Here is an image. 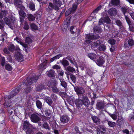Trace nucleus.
Instances as JSON below:
<instances>
[{"label":"nucleus","instance_id":"47","mask_svg":"<svg viewBox=\"0 0 134 134\" xmlns=\"http://www.w3.org/2000/svg\"><path fill=\"white\" fill-rule=\"evenodd\" d=\"M0 62L2 66H3L5 62V59L4 57H2L0 59Z\"/></svg>","mask_w":134,"mask_h":134},{"label":"nucleus","instance_id":"52","mask_svg":"<svg viewBox=\"0 0 134 134\" xmlns=\"http://www.w3.org/2000/svg\"><path fill=\"white\" fill-rule=\"evenodd\" d=\"M23 28L26 30H28L29 28V25L26 22H25L24 24Z\"/></svg>","mask_w":134,"mask_h":134},{"label":"nucleus","instance_id":"54","mask_svg":"<svg viewBox=\"0 0 134 134\" xmlns=\"http://www.w3.org/2000/svg\"><path fill=\"white\" fill-rule=\"evenodd\" d=\"M20 91H22V90H21L20 87H18L12 91V92H19Z\"/></svg>","mask_w":134,"mask_h":134},{"label":"nucleus","instance_id":"14","mask_svg":"<svg viewBox=\"0 0 134 134\" xmlns=\"http://www.w3.org/2000/svg\"><path fill=\"white\" fill-rule=\"evenodd\" d=\"M82 104L86 107H88L90 104V102L87 97L84 96L83 99H82Z\"/></svg>","mask_w":134,"mask_h":134},{"label":"nucleus","instance_id":"39","mask_svg":"<svg viewBox=\"0 0 134 134\" xmlns=\"http://www.w3.org/2000/svg\"><path fill=\"white\" fill-rule=\"evenodd\" d=\"M124 119L122 118L121 116H118V120L117 121V122L119 124H120L124 122Z\"/></svg>","mask_w":134,"mask_h":134},{"label":"nucleus","instance_id":"10","mask_svg":"<svg viewBox=\"0 0 134 134\" xmlns=\"http://www.w3.org/2000/svg\"><path fill=\"white\" fill-rule=\"evenodd\" d=\"M115 23L119 26V29L121 32H125L126 31L125 28L122 24L120 20H116L115 21Z\"/></svg>","mask_w":134,"mask_h":134},{"label":"nucleus","instance_id":"38","mask_svg":"<svg viewBox=\"0 0 134 134\" xmlns=\"http://www.w3.org/2000/svg\"><path fill=\"white\" fill-rule=\"evenodd\" d=\"M62 56V54H58L54 57H53L51 59V62H52L56 60L59 59L60 57H61Z\"/></svg>","mask_w":134,"mask_h":134},{"label":"nucleus","instance_id":"21","mask_svg":"<svg viewBox=\"0 0 134 134\" xmlns=\"http://www.w3.org/2000/svg\"><path fill=\"white\" fill-rule=\"evenodd\" d=\"M15 58L16 60L19 62H22L24 60L23 55L19 53L16 55Z\"/></svg>","mask_w":134,"mask_h":134},{"label":"nucleus","instance_id":"35","mask_svg":"<svg viewBox=\"0 0 134 134\" xmlns=\"http://www.w3.org/2000/svg\"><path fill=\"white\" fill-rule=\"evenodd\" d=\"M8 50L10 51L13 52L15 50V47L14 44H10L8 46Z\"/></svg>","mask_w":134,"mask_h":134},{"label":"nucleus","instance_id":"19","mask_svg":"<svg viewBox=\"0 0 134 134\" xmlns=\"http://www.w3.org/2000/svg\"><path fill=\"white\" fill-rule=\"evenodd\" d=\"M8 14V11L7 10H3L2 8L0 12V18L2 19L3 17L7 16Z\"/></svg>","mask_w":134,"mask_h":134},{"label":"nucleus","instance_id":"31","mask_svg":"<svg viewBox=\"0 0 134 134\" xmlns=\"http://www.w3.org/2000/svg\"><path fill=\"white\" fill-rule=\"evenodd\" d=\"M44 88V86L43 85H41L37 86L36 88V91L40 92L41 91V90Z\"/></svg>","mask_w":134,"mask_h":134},{"label":"nucleus","instance_id":"36","mask_svg":"<svg viewBox=\"0 0 134 134\" xmlns=\"http://www.w3.org/2000/svg\"><path fill=\"white\" fill-rule=\"evenodd\" d=\"M87 56L91 59L93 60L96 58V55L93 53H89L87 54Z\"/></svg>","mask_w":134,"mask_h":134},{"label":"nucleus","instance_id":"34","mask_svg":"<svg viewBox=\"0 0 134 134\" xmlns=\"http://www.w3.org/2000/svg\"><path fill=\"white\" fill-rule=\"evenodd\" d=\"M29 7L30 9L33 11L35 10V5L32 2H31L30 3Z\"/></svg>","mask_w":134,"mask_h":134},{"label":"nucleus","instance_id":"44","mask_svg":"<svg viewBox=\"0 0 134 134\" xmlns=\"http://www.w3.org/2000/svg\"><path fill=\"white\" fill-rule=\"evenodd\" d=\"M112 4L114 5H117L119 3V0H111Z\"/></svg>","mask_w":134,"mask_h":134},{"label":"nucleus","instance_id":"45","mask_svg":"<svg viewBox=\"0 0 134 134\" xmlns=\"http://www.w3.org/2000/svg\"><path fill=\"white\" fill-rule=\"evenodd\" d=\"M30 27L31 29L34 30L38 29L37 26L34 23H32L30 25Z\"/></svg>","mask_w":134,"mask_h":134},{"label":"nucleus","instance_id":"5","mask_svg":"<svg viewBox=\"0 0 134 134\" xmlns=\"http://www.w3.org/2000/svg\"><path fill=\"white\" fill-rule=\"evenodd\" d=\"M99 38L98 35H94L92 34H90L86 35V38L87 39L85 41V43L87 44H90L91 42V40L97 39Z\"/></svg>","mask_w":134,"mask_h":134},{"label":"nucleus","instance_id":"56","mask_svg":"<svg viewBox=\"0 0 134 134\" xmlns=\"http://www.w3.org/2000/svg\"><path fill=\"white\" fill-rule=\"evenodd\" d=\"M43 127L46 129H48V130H50V128L49 127V126L47 123H44L43 125Z\"/></svg>","mask_w":134,"mask_h":134},{"label":"nucleus","instance_id":"55","mask_svg":"<svg viewBox=\"0 0 134 134\" xmlns=\"http://www.w3.org/2000/svg\"><path fill=\"white\" fill-rule=\"evenodd\" d=\"M86 132H88L89 134H93L94 133V132L93 130L91 129H90L88 128H86Z\"/></svg>","mask_w":134,"mask_h":134},{"label":"nucleus","instance_id":"26","mask_svg":"<svg viewBox=\"0 0 134 134\" xmlns=\"http://www.w3.org/2000/svg\"><path fill=\"white\" fill-rule=\"evenodd\" d=\"M55 71L53 70H50L47 73L48 76L50 77H54L55 76Z\"/></svg>","mask_w":134,"mask_h":134},{"label":"nucleus","instance_id":"1","mask_svg":"<svg viewBox=\"0 0 134 134\" xmlns=\"http://www.w3.org/2000/svg\"><path fill=\"white\" fill-rule=\"evenodd\" d=\"M53 4L51 3L49 4V7L47 9V10L49 12H51L53 9L56 11L59 10L60 7L64 6V3L63 0H52Z\"/></svg>","mask_w":134,"mask_h":134},{"label":"nucleus","instance_id":"11","mask_svg":"<svg viewBox=\"0 0 134 134\" xmlns=\"http://www.w3.org/2000/svg\"><path fill=\"white\" fill-rule=\"evenodd\" d=\"M76 9V4L72 5V8H70L66 11L65 13L66 16H68L71 13L75 12Z\"/></svg>","mask_w":134,"mask_h":134},{"label":"nucleus","instance_id":"43","mask_svg":"<svg viewBox=\"0 0 134 134\" xmlns=\"http://www.w3.org/2000/svg\"><path fill=\"white\" fill-rule=\"evenodd\" d=\"M121 9L124 15L126 13L128 12L129 10L128 8L126 7H122L121 8Z\"/></svg>","mask_w":134,"mask_h":134},{"label":"nucleus","instance_id":"3","mask_svg":"<svg viewBox=\"0 0 134 134\" xmlns=\"http://www.w3.org/2000/svg\"><path fill=\"white\" fill-rule=\"evenodd\" d=\"M23 130L26 131V134H30L32 132L33 126L28 121H25L23 124Z\"/></svg>","mask_w":134,"mask_h":134},{"label":"nucleus","instance_id":"29","mask_svg":"<svg viewBox=\"0 0 134 134\" xmlns=\"http://www.w3.org/2000/svg\"><path fill=\"white\" fill-rule=\"evenodd\" d=\"M36 103L37 108L38 109H41L42 107V103L39 100H37Z\"/></svg>","mask_w":134,"mask_h":134},{"label":"nucleus","instance_id":"63","mask_svg":"<svg viewBox=\"0 0 134 134\" xmlns=\"http://www.w3.org/2000/svg\"><path fill=\"white\" fill-rule=\"evenodd\" d=\"M134 119V112H133L132 114L130 115L129 118V120L130 121L133 120Z\"/></svg>","mask_w":134,"mask_h":134},{"label":"nucleus","instance_id":"41","mask_svg":"<svg viewBox=\"0 0 134 134\" xmlns=\"http://www.w3.org/2000/svg\"><path fill=\"white\" fill-rule=\"evenodd\" d=\"M77 28L76 27L74 26H71L70 29V31L71 33L72 34H74L76 32V30Z\"/></svg>","mask_w":134,"mask_h":134},{"label":"nucleus","instance_id":"7","mask_svg":"<svg viewBox=\"0 0 134 134\" xmlns=\"http://www.w3.org/2000/svg\"><path fill=\"white\" fill-rule=\"evenodd\" d=\"M30 119L31 121L34 123H37L41 120V119L38 114H33L31 115Z\"/></svg>","mask_w":134,"mask_h":134},{"label":"nucleus","instance_id":"6","mask_svg":"<svg viewBox=\"0 0 134 134\" xmlns=\"http://www.w3.org/2000/svg\"><path fill=\"white\" fill-rule=\"evenodd\" d=\"M4 21L5 24L7 25L11 29H13L12 25L15 22V18L14 17H11L10 19L7 17L4 19Z\"/></svg>","mask_w":134,"mask_h":134},{"label":"nucleus","instance_id":"17","mask_svg":"<svg viewBox=\"0 0 134 134\" xmlns=\"http://www.w3.org/2000/svg\"><path fill=\"white\" fill-rule=\"evenodd\" d=\"M104 63V60L103 57H99L96 62V64L99 66H101Z\"/></svg>","mask_w":134,"mask_h":134},{"label":"nucleus","instance_id":"40","mask_svg":"<svg viewBox=\"0 0 134 134\" xmlns=\"http://www.w3.org/2000/svg\"><path fill=\"white\" fill-rule=\"evenodd\" d=\"M66 70L67 71L71 72L75 71V69L73 67L70 66H68Z\"/></svg>","mask_w":134,"mask_h":134},{"label":"nucleus","instance_id":"60","mask_svg":"<svg viewBox=\"0 0 134 134\" xmlns=\"http://www.w3.org/2000/svg\"><path fill=\"white\" fill-rule=\"evenodd\" d=\"M129 28L130 30L132 32H134V24H131L129 25Z\"/></svg>","mask_w":134,"mask_h":134},{"label":"nucleus","instance_id":"62","mask_svg":"<svg viewBox=\"0 0 134 134\" xmlns=\"http://www.w3.org/2000/svg\"><path fill=\"white\" fill-rule=\"evenodd\" d=\"M45 112L46 115L47 116H50L51 113V112L49 110H46Z\"/></svg>","mask_w":134,"mask_h":134},{"label":"nucleus","instance_id":"30","mask_svg":"<svg viewBox=\"0 0 134 134\" xmlns=\"http://www.w3.org/2000/svg\"><path fill=\"white\" fill-rule=\"evenodd\" d=\"M98 48V49L100 51H103L105 50L106 49V47L105 45L102 44L99 46Z\"/></svg>","mask_w":134,"mask_h":134},{"label":"nucleus","instance_id":"27","mask_svg":"<svg viewBox=\"0 0 134 134\" xmlns=\"http://www.w3.org/2000/svg\"><path fill=\"white\" fill-rule=\"evenodd\" d=\"M74 89L76 92H84V90L82 88L78 86H76L75 87L74 86Z\"/></svg>","mask_w":134,"mask_h":134},{"label":"nucleus","instance_id":"58","mask_svg":"<svg viewBox=\"0 0 134 134\" xmlns=\"http://www.w3.org/2000/svg\"><path fill=\"white\" fill-rule=\"evenodd\" d=\"M25 41L26 43L29 44L32 41L29 37H27L26 38Z\"/></svg>","mask_w":134,"mask_h":134},{"label":"nucleus","instance_id":"53","mask_svg":"<svg viewBox=\"0 0 134 134\" xmlns=\"http://www.w3.org/2000/svg\"><path fill=\"white\" fill-rule=\"evenodd\" d=\"M102 7L101 5H100L98 7L95 9L93 11V13H97L101 9Z\"/></svg>","mask_w":134,"mask_h":134},{"label":"nucleus","instance_id":"22","mask_svg":"<svg viewBox=\"0 0 134 134\" xmlns=\"http://www.w3.org/2000/svg\"><path fill=\"white\" fill-rule=\"evenodd\" d=\"M96 106L98 109L102 110L104 108V105L102 102H99L97 103Z\"/></svg>","mask_w":134,"mask_h":134},{"label":"nucleus","instance_id":"61","mask_svg":"<svg viewBox=\"0 0 134 134\" xmlns=\"http://www.w3.org/2000/svg\"><path fill=\"white\" fill-rule=\"evenodd\" d=\"M52 68L53 69H57V71H58V69H60V66L59 65H53L52 67Z\"/></svg>","mask_w":134,"mask_h":134},{"label":"nucleus","instance_id":"32","mask_svg":"<svg viewBox=\"0 0 134 134\" xmlns=\"http://www.w3.org/2000/svg\"><path fill=\"white\" fill-rule=\"evenodd\" d=\"M106 121L108 122V124L109 126L114 127L116 125V123L114 122L109 121L108 120H107Z\"/></svg>","mask_w":134,"mask_h":134},{"label":"nucleus","instance_id":"57","mask_svg":"<svg viewBox=\"0 0 134 134\" xmlns=\"http://www.w3.org/2000/svg\"><path fill=\"white\" fill-rule=\"evenodd\" d=\"M59 94L62 98H67L68 97L66 93H59Z\"/></svg>","mask_w":134,"mask_h":134},{"label":"nucleus","instance_id":"15","mask_svg":"<svg viewBox=\"0 0 134 134\" xmlns=\"http://www.w3.org/2000/svg\"><path fill=\"white\" fill-rule=\"evenodd\" d=\"M117 11L115 8H112L109 9L108 11L109 14L110 16H115L117 14Z\"/></svg>","mask_w":134,"mask_h":134},{"label":"nucleus","instance_id":"25","mask_svg":"<svg viewBox=\"0 0 134 134\" xmlns=\"http://www.w3.org/2000/svg\"><path fill=\"white\" fill-rule=\"evenodd\" d=\"M75 103L78 107L80 108L82 104V99L81 100L77 99L75 100Z\"/></svg>","mask_w":134,"mask_h":134},{"label":"nucleus","instance_id":"37","mask_svg":"<svg viewBox=\"0 0 134 134\" xmlns=\"http://www.w3.org/2000/svg\"><path fill=\"white\" fill-rule=\"evenodd\" d=\"M14 4L17 6V8L19 7V5H22L21 4V2L20 0H14Z\"/></svg>","mask_w":134,"mask_h":134},{"label":"nucleus","instance_id":"51","mask_svg":"<svg viewBox=\"0 0 134 134\" xmlns=\"http://www.w3.org/2000/svg\"><path fill=\"white\" fill-rule=\"evenodd\" d=\"M61 82V84L62 86L65 88L67 86V84L66 82L62 80H60Z\"/></svg>","mask_w":134,"mask_h":134},{"label":"nucleus","instance_id":"12","mask_svg":"<svg viewBox=\"0 0 134 134\" xmlns=\"http://www.w3.org/2000/svg\"><path fill=\"white\" fill-rule=\"evenodd\" d=\"M98 134H103L106 131L105 128L103 126L99 125L97 128Z\"/></svg>","mask_w":134,"mask_h":134},{"label":"nucleus","instance_id":"46","mask_svg":"<svg viewBox=\"0 0 134 134\" xmlns=\"http://www.w3.org/2000/svg\"><path fill=\"white\" fill-rule=\"evenodd\" d=\"M62 63L64 66H68L69 65L68 61L65 59H63L62 60Z\"/></svg>","mask_w":134,"mask_h":134},{"label":"nucleus","instance_id":"24","mask_svg":"<svg viewBox=\"0 0 134 134\" xmlns=\"http://www.w3.org/2000/svg\"><path fill=\"white\" fill-rule=\"evenodd\" d=\"M111 24H107V25L104 26L105 32H110L111 30Z\"/></svg>","mask_w":134,"mask_h":134},{"label":"nucleus","instance_id":"20","mask_svg":"<svg viewBox=\"0 0 134 134\" xmlns=\"http://www.w3.org/2000/svg\"><path fill=\"white\" fill-rule=\"evenodd\" d=\"M69 119V117L66 115H63L60 118V120L63 122L67 123Z\"/></svg>","mask_w":134,"mask_h":134},{"label":"nucleus","instance_id":"23","mask_svg":"<svg viewBox=\"0 0 134 134\" xmlns=\"http://www.w3.org/2000/svg\"><path fill=\"white\" fill-rule=\"evenodd\" d=\"M14 40H15L18 43H19L21 45H22L24 47L26 48L27 47V45L24 43L22 42L21 41V39L18 38L16 37L14 39Z\"/></svg>","mask_w":134,"mask_h":134},{"label":"nucleus","instance_id":"16","mask_svg":"<svg viewBox=\"0 0 134 134\" xmlns=\"http://www.w3.org/2000/svg\"><path fill=\"white\" fill-rule=\"evenodd\" d=\"M91 118L94 123L97 125L100 124V120L98 116L92 115Z\"/></svg>","mask_w":134,"mask_h":134},{"label":"nucleus","instance_id":"4","mask_svg":"<svg viewBox=\"0 0 134 134\" xmlns=\"http://www.w3.org/2000/svg\"><path fill=\"white\" fill-rule=\"evenodd\" d=\"M16 93H10L7 97H5V102L4 103V107L7 108L10 106L11 102L9 99L14 97L16 94Z\"/></svg>","mask_w":134,"mask_h":134},{"label":"nucleus","instance_id":"42","mask_svg":"<svg viewBox=\"0 0 134 134\" xmlns=\"http://www.w3.org/2000/svg\"><path fill=\"white\" fill-rule=\"evenodd\" d=\"M46 101L47 103L49 105H51L53 101L51 99L50 97H47L46 99Z\"/></svg>","mask_w":134,"mask_h":134},{"label":"nucleus","instance_id":"64","mask_svg":"<svg viewBox=\"0 0 134 134\" xmlns=\"http://www.w3.org/2000/svg\"><path fill=\"white\" fill-rule=\"evenodd\" d=\"M52 90L53 92H58L59 91L57 88L55 86L53 87Z\"/></svg>","mask_w":134,"mask_h":134},{"label":"nucleus","instance_id":"48","mask_svg":"<svg viewBox=\"0 0 134 134\" xmlns=\"http://www.w3.org/2000/svg\"><path fill=\"white\" fill-rule=\"evenodd\" d=\"M109 115L114 120H116L117 119V116L116 114H111L110 113H108Z\"/></svg>","mask_w":134,"mask_h":134},{"label":"nucleus","instance_id":"33","mask_svg":"<svg viewBox=\"0 0 134 134\" xmlns=\"http://www.w3.org/2000/svg\"><path fill=\"white\" fill-rule=\"evenodd\" d=\"M27 18L30 21H33L35 20V16L31 14H28Z\"/></svg>","mask_w":134,"mask_h":134},{"label":"nucleus","instance_id":"28","mask_svg":"<svg viewBox=\"0 0 134 134\" xmlns=\"http://www.w3.org/2000/svg\"><path fill=\"white\" fill-rule=\"evenodd\" d=\"M102 43V42L99 40H97L96 42L92 43V46L93 47H95L99 46Z\"/></svg>","mask_w":134,"mask_h":134},{"label":"nucleus","instance_id":"49","mask_svg":"<svg viewBox=\"0 0 134 134\" xmlns=\"http://www.w3.org/2000/svg\"><path fill=\"white\" fill-rule=\"evenodd\" d=\"M5 69L8 71H11L12 69V68L9 64H7L5 65Z\"/></svg>","mask_w":134,"mask_h":134},{"label":"nucleus","instance_id":"8","mask_svg":"<svg viewBox=\"0 0 134 134\" xmlns=\"http://www.w3.org/2000/svg\"><path fill=\"white\" fill-rule=\"evenodd\" d=\"M110 20L109 17L108 16H106L104 18H101L99 20V25L103 24L104 23H106L107 24L110 23Z\"/></svg>","mask_w":134,"mask_h":134},{"label":"nucleus","instance_id":"18","mask_svg":"<svg viewBox=\"0 0 134 134\" xmlns=\"http://www.w3.org/2000/svg\"><path fill=\"white\" fill-rule=\"evenodd\" d=\"M67 77L68 79L69 78L72 80L73 82L75 83L76 81V77L75 76L73 75L72 74L69 73L67 74Z\"/></svg>","mask_w":134,"mask_h":134},{"label":"nucleus","instance_id":"9","mask_svg":"<svg viewBox=\"0 0 134 134\" xmlns=\"http://www.w3.org/2000/svg\"><path fill=\"white\" fill-rule=\"evenodd\" d=\"M17 8L19 15L23 17H24L26 16V13L24 12L25 8L23 5H19Z\"/></svg>","mask_w":134,"mask_h":134},{"label":"nucleus","instance_id":"59","mask_svg":"<svg viewBox=\"0 0 134 134\" xmlns=\"http://www.w3.org/2000/svg\"><path fill=\"white\" fill-rule=\"evenodd\" d=\"M83 0H77V2L74 3L72 5L76 4V8H77V5L81 3Z\"/></svg>","mask_w":134,"mask_h":134},{"label":"nucleus","instance_id":"2","mask_svg":"<svg viewBox=\"0 0 134 134\" xmlns=\"http://www.w3.org/2000/svg\"><path fill=\"white\" fill-rule=\"evenodd\" d=\"M39 76H37L35 77H33L30 78H27L24 82L25 85L26 86V88L25 92H30L33 87L32 84L34 82H36L38 80Z\"/></svg>","mask_w":134,"mask_h":134},{"label":"nucleus","instance_id":"50","mask_svg":"<svg viewBox=\"0 0 134 134\" xmlns=\"http://www.w3.org/2000/svg\"><path fill=\"white\" fill-rule=\"evenodd\" d=\"M125 16L126 21L129 25L132 24L131 21L128 17L125 15Z\"/></svg>","mask_w":134,"mask_h":134},{"label":"nucleus","instance_id":"13","mask_svg":"<svg viewBox=\"0 0 134 134\" xmlns=\"http://www.w3.org/2000/svg\"><path fill=\"white\" fill-rule=\"evenodd\" d=\"M134 45V41L132 39H130L128 41L125 42L124 46L125 48H129L131 47Z\"/></svg>","mask_w":134,"mask_h":134}]
</instances>
